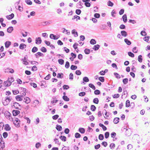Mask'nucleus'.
I'll use <instances>...</instances> for the list:
<instances>
[{"label": "nucleus", "mask_w": 150, "mask_h": 150, "mask_svg": "<svg viewBox=\"0 0 150 150\" xmlns=\"http://www.w3.org/2000/svg\"><path fill=\"white\" fill-rule=\"evenodd\" d=\"M104 138V136L103 134H100L98 136V139L100 140H103Z\"/></svg>", "instance_id": "4c0bfd02"}, {"label": "nucleus", "mask_w": 150, "mask_h": 150, "mask_svg": "<svg viewBox=\"0 0 150 150\" xmlns=\"http://www.w3.org/2000/svg\"><path fill=\"white\" fill-rule=\"evenodd\" d=\"M69 62L68 61L66 62L65 65V67L66 68H68L69 67Z\"/></svg>", "instance_id": "0e129e2a"}, {"label": "nucleus", "mask_w": 150, "mask_h": 150, "mask_svg": "<svg viewBox=\"0 0 150 150\" xmlns=\"http://www.w3.org/2000/svg\"><path fill=\"white\" fill-rule=\"evenodd\" d=\"M35 55L37 58H38L39 57H43L44 56L43 54L40 52H37Z\"/></svg>", "instance_id": "423d86ee"}, {"label": "nucleus", "mask_w": 150, "mask_h": 150, "mask_svg": "<svg viewBox=\"0 0 150 150\" xmlns=\"http://www.w3.org/2000/svg\"><path fill=\"white\" fill-rule=\"evenodd\" d=\"M93 102L94 103L98 104L99 103V100L98 98H95L93 99Z\"/></svg>", "instance_id": "473e14b6"}, {"label": "nucleus", "mask_w": 150, "mask_h": 150, "mask_svg": "<svg viewBox=\"0 0 150 150\" xmlns=\"http://www.w3.org/2000/svg\"><path fill=\"white\" fill-rule=\"evenodd\" d=\"M10 113L8 111H6L4 112V115L6 118L8 120H10V117H11Z\"/></svg>", "instance_id": "7ed1b4c3"}, {"label": "nucleus", "mask_w": 150, "mask_h": 150, "mask_svg": "<svg viewBox=\"0 0 150 150\" xmlns=\"http://www.w3.org/2000/svg\"><path fill=\"white\" fill-rule=\"evenodd\" d=\"M138 60L140 62H142V56L141 55H139L138 56Z\"/></svg>", "instance_id": "c9c22d12"}, {"label": "nucleus", "mask_w": 150, "mask_h": 150, "mask_svg": "<svg viewBox=\"0 0 150 150\" xmlns=\"http://www.w3.org/2000/svg\"><path fill=\"white\" fill-rule=\"evenodd\" d=\"M11 127L8 124H6L5 126L4 129L6 131H9L11 129Z\"/></svg>", "instance_id": "aec40b11"}, {"label": "nucleus", "mask_w": 150, "mask_h": 150, "mask_svg": "<svg viewBox=\"0 0 150 150\" xmlns=\"http://www.w3.org/2000/svg\"><path fill=\"white\" fill-rule=\"evenodd\" d=\"M38 50V48L35 47H34L32 50V52L33 53H35Z\"/></svg>", "instance_id": "f704fd0d"}, {"label": "nucleus", "mask_w": 150, "mask_h": 150, "mask_svg": "<svg viewBox=\"0 0 150 150\" xmlns=\"http://www.w3.org/2000/svg\"><path fill=\"white\" fill-rule=\"evenodd\" d=\"M131 132L130 129H126L125 132V134L126 136H130L131 134Z\"/></svg>", "instance_id": "6e6552de"}, {"label": "nucleus", "mask_w": 150, "mask_h": 150, "mask_svg": "<svg viewBox=\"0 0 150 150\" xmlns=\"http://www.w3.org/2000/svg\"><path fill=\"white\" fill-rule=\"evenodd\" d=\"M59 138L62 141L64 142H65L67 140V138L66 137L64 136H61Z\"/></svg>", "instance_id": "393cba45"}, {"label": "nucleus", "mask_w": 150, "mask_h": 150, "mask_svg": "<svg viewBox=\"0 0 150 150\" xmlns=\"http://www.w3.org/2000/svg\"><path fill=\"white\" fill-rule=\"evenodd\" d=\"M75 12L78 15H79L81 13V11L80 9H77L76 10Z\"/></svg>", "instance_id": "5fc2aeb1"}, {"label": "nucleus", "mask_w": 150, "mask_h": 150, "mask_svg": "<svg viewBox=\"0 0 150 150\" xmlns=\"http://www.w3.org/2000/svg\"><path fill=\"white\" fill-rule=\"evenodd\" d=\"M130 103L129 100H127L126 102V107H128L130 106Z\"/></svg>", "instance_id": "58836bf2"}, {"label": "nucleus", "mask_w": 150, "mask_h": 150, "mask_svg": "<svg viewBox=\"0 0 150 150\" xmlns=\"http://www.w3.org/2000/svg\"><path fill=\"white\" fill-rule=\"evenodd\" d=\"M12 120L13 122V123L14 125L17 127H19L20 126V120L18 118H12Z\"/></svg>", "instance_id": "f257e3e1"}, {"label": "nucleus", "mask_w": 150, "mask_h": 150, "mask_svg": "<svg viewBox=\"0 0 150 150\" xmlns=\"http://www.w3.org/2000/svg\"><path fill=\"white\" fill-rule=\"evenodd\" d=\"M50 23L48 21H45L42 22H41L40 23L39 25V26H44L45 25H46L47 24H50Z\"/></svg>", "instance_id": "2eb2a0df"}, {"label": "nucleus", "mask_w": 150, "mask_h": 150, "mask_svg": "<svg viewBox=\"0 0 150 150\" xmlns=\"http://www.w3.org/2000/svg\"><path fill=\"white\" fill-rule=\"evenodd\" d=\"M0 135H1V141L0 142L1 148H4L5 147V144H4V141H3L2 140L3 138L2 137L1 134Z\"/></svg>", "instance_id": "1a4fd4ad"}, {"label": "nucleus", "mask_w": 150, "mask_h": 150, "mask_svg": "<svg viewBox=\"0 0 150 150\" xmlns=\"http://www.w3.org/2000/svg\"><path fill=\"white\" fill-rule=\"evenodd\" d=\"M56 128L59 131H61L62 129L61 126L58 125H56Z\"/></svg>", "instance_id": "412c9836"}, {"label": "nucleus", "mask_w": 150, "mask_h": 150, "mask_svg": "<svg viewBox=\"0 0 150 150\" xmlns=\"http://www.w3.org/2000/svg\"><path fill=\"white\" fill-rule=\"evenodd\" d=\"M25 2L27 4L29 5H31L32 4V2L30 0H25Z\"/></svg>", "instance_id": "8fccbe9b"}, {"label": "nucleus", "mask_w": 150, "mask_h": 150, "mask_svg": "<svg viewBox=\"0 0 150 150\" xmlns=\"http://www.w3.org/2000/svg\"><path fill=\"white\" fill-rule=\"evenodd\" d=\"M10 102L7 99V96L5 97V100L2 101L3 105L5 106L7 105Z\"/></svg>", "instance_id": "20e7f679"}, {"label": "nucleus", "mask_w": 150, "mask_h": 150, "mask_svg": "<svg viewBox=\"0 0 150 150\" xmlns=\"http://www.w3.org/2000/svg\"><path fill=\"white\" fill-rule=\"evenodd\" d=\"M128 55L129 56L131 57H134V54L133 53H132L131 52H128Z\"/></svg>", "instance_id": "603ef678"}, {"label": "nucleus", "mask_w": 150, "mask_h": 150, "mask_svg": "<svg viewBox=\"0 0 150 150\" xmlns=\"http://www.w3.org/2000/svg\"><path fill=\"white\" fill-rule=\"evenodd\" d=\"M77 67L76 66L72 65L71 66L70 68L71 70H74L77 69Z\"/></svg>", "instance_id": "a19ab883"}, {"label": "nucleus", "mask_w": 150, "mask_h": 150, "mask_svg": "<svg viewBox=\"0 0 150 150\" xmlns=\"http://www.w3.org/2000/svg\"><path fill=\"white\" fill-rule=\"evenodd\" d=\"M20 112L18 110H13L12 111L13 115L16 116L20 113Z\"/></svg>", "instance_id": "0eeeda50"}, {"label": "nucleus", "mask_w": 150, "mask_h": 150, "mask_svg": "<svg viewBox=\"0 0 150 150\" xmlns=\"http://www.w3.org/2000/svg\"><path fill=\"white\" fill-rule=\"evenodd\" d=\"M86 93L84 92H81L79 93V95L81 96H84L86 95Z\"/></svg>", "instance_id": "e2e57ef3"}, {"label": "nucleus", "mask_w": 150, "mask_h": 150, "mask_svg": "<svg viewBox=\"0 0 150 150\" xmlns=\"http://www.w3.org/2000/svg\"><path fill=\"white\" fill-rule=\"evenodd\" d=\"M123 83L124 84H126L128 82V79L127 78H125L123 79L122 81Z\"/></svg>", "instance_id": "c03bdc74"}, {"label": "nucleus", "mask_w": 150, "mask_h": 150, "mask_svg": "<svg viewBox=\"0 0 150 150\" xmlns=\"http://www.w3.org/2000/svg\"><path fill=\"white\" fill-rule=\"evenodd\" d=\"M62 150H69V147L64 146L62 147Z\"/></svg>", "instance_id": "338daca9"}, {"label": "nucleus", "mask_w": 150, "mask_h": 150, "mask_svg": "<svg viewBox=\"0 0 150 150\" xmlns=\"http://www.w3.org/2000/svg\"><path fill=\"white\" fill-rule=\"evenodd\" d=\"M99 80L101 82H103L105 80L104 78L103 77H100L99 78Z\"/></svg>", "instance_id": "69168bd1"}, {"label": "nucleus", "mask_w": 150, "mask_h": 150, "mask_svg": "<svg viewBox=\"0 0 150 150\" xmlns=\"http://www.w3.org/2000/svg\"><path fill=\"white\" fill-rule=\"evenodd\" d=\"M96 107L95 106L93 105H91V110L93 111H94L96 110Z\"/></svg>", "instance_id": "e433bc0d"}, {"label": "nucleus", "mask_w": 150, "mask_h": 150, "mask_svg": "<svg viewBox=\"0 0 150 150\" xmlns=\"http://www.w3.org/2000/svg\"><path fill=\"white\" fill-rule=\"evenodd\" d=\"M84 52L86 54H88L90 53V51L88 49H86L84 50Z\"/></svg>", "instance_id": "49530a36"}, {"label": "nucleus", "mask_w": 150, "mask_h": 150, "mask_svg": "<svg viewBox=\"0 0 150 150\" xmlns=\"http://www.w3.org/2000/svg\"><path fill=\"white\" fill-rule=\"evenodd\" d=\"M62 98L64 100L66 101H68L69 100V98L66 96H63Z\"/></svg>", "instance_id": "c756f323"}, {"label": "nucleus", "mask_w": 150, "mask_h": 150, "mask_svg": "<svg viewBox=\"0 0 150 150\" xmlns=\"http://www.w3.org/2000/svg\"><path fill=\"white\" fill-rule=\"evenodd\" d=\"M108 70L105 69L104 71L102 70L99 72V74L101 75H104L105 74V73L107 72Z\"/></svg>", "instance_id": "a211bd4d"}, {"label": "nucleus", "mask_w": 150, "mask_h": 150, "mask_svg": "<svg viewBox=\"0 0 150 150\" xmlns=\"http://www.w3.org/2000/svg\"><path fill=\"white\" fill-rule=\"evenodd\" d=\"M141 34L142 36H145L146 35V33L145 31L142 30L141 32Z\"/></svg>", "instance_id": "774afa93"}, {"label": "nucleus", "mask_w": 150, "mask_h": 150, "mask_svg": "<svg viewBox=\"0 0 150 150\" xmlns=\"http://www.w3.org/2000/svg\"><path fill=\"white\" fill-rule=\"evenodd\" d=\"M30 101L31 100L28 97H26L24 98V102L27 104L29 103L30 102Z\"/></svg>", "instance_id": "39448f33"}, {"label": "nucleus", "mask_w": 150, "mask_h": 150, "mask_svg": "<svg viewBox=\"0 0 150 150\" xmlns=\"http://www.w3.org/2000/svg\"><path fill=\"white\" fill-rule=\"evenodd\" d=\"M83 81L86 82L89 81V79L88 77H84L83 78Z\"/></svg>", "instance_id": "3c124183"}, {"label": "nucleus", "mask_w": 150, "mask_h": 150, "mask_svg": "<svg viewBox=\"0 0 150 150\" xmlns=\"http://www.w3.org/2000/svg\"><path fill=\"white\" fill-rule=\"evenodd\" d=\"M121 34L122 35L123 37H126L127 35V32L125 30H122L121 31Z\"/></svg>", "instance_id": "4468645a"}, {"label": "nucleus", "mask_w": 150, "mask_h": 150, "mask_svg": "<svg viewBox=\"0 0 150 150\" xmlns=\"http://www.w3.org/2000/svg\"><path fill=\"white\" fill-rule=\"evenodd\" d=\"M15 98L16 100L18 101H21L23 99V98L20 95H18L16 96Z\"/></svg>", "instance_id": "ddd939ff"}, {"label": "nucleus", "mask_w": 150, "mask_h": 150, "mask_svg": "<svg viewBox=\"0 0 150 150\" xmlns=\"http://www.w3.org/2000/svg\"><path fill=\"white\" fill-rule=\"evenodd\" d=\"M109 136V133L108 132H106L105 134V137L106 139L108 138Z\"/></svg>", "instance_id": "13d9d810"}, {"label": "nucleus", "mask_w": 150, "mask_h": 150, "mask_svg": "<svg viewBox=\"0 0 150 150\" xmlns=\"http://www.w3.org/2000/svg\"><path fill=\"white\" fill-rule=\"evenodd\" d=\"M76 74L78 75H80L81 74V72L79 70H77L75 72Z\"/></svg>", "instance_id": "680f3d73"}, {"label": "nucleus", "mask_w": 150, "mask_h": 150, "mask_svg": "<svg viewBox=\"0 0 150 150\" xmlns=\"http://www.w3.org/2000/svg\"><path fill=\"white\" fill-rule=\"evenodd\" d=\"M59 117V115H55L52 117V118L53 120H56Z\"/></svg>", "instance_id": "052dcab7"}, {"label": "nucleus", "mask_w": 150, "mask_h": 150, "mask_svg": "<svg viewBox=\"0 0 150 150\" xmlns=\"http://www.w3.org/2000/svg\"><path fill=\"white\" fill-rule=\"evenodd\" d=\"M53 100L51 101V103L52 104L55 103H56L57 101H58V100H57V98H56V97L53 98Z\"/></svg>", "instance_id": "c85d7f7f"}, {"label": "nucleus", "mask_w": 150, "mask_h": 150, "mask_svg": "<svg viewBox=\"0 0 150 150\" xmlns=\"http://www.w3.org/2000/svg\"><path fill=\"white\" fill-rule=\"evenodd\" d=\"M75 137L76 138H79L81 137V135L79 133L76 132L75 134Z\"/></svg>", "instance_id": "a18cd8bd"}, {"label": "nucleus", "mask_w": 150, "mask_h": 150, "mask_svg": "<svg viewBox=\"0 0 150 150\" xmlns=\"http://www.w3.org/2000/svg\"><path fill=\"white\" fill-rule=\"evenodd\" d=\"M14 16V14L13 13H12L10 15L6 16V18L8 20H11L13 18Z\"/></svg>", "instance_id": "9b49d317"}, {"label": "nucleus", "mask_w": 150, "mask_h": 150, "mask_svg": "<svg viewBox=\"0 0 150 150\" xmlns=\"http://www.w3.org/2000/svg\"><path fill=\"white\" fill-rule=\"evenodd\" d=\"M8 134L7 132H5L3 133V136L4 138H6L8 136Z\"/></svg>", "instance_id": "4d7b16f0"}, {"label": "nucleus", "mask_w": 150, "mask_h": 150, "mask_svg": "<svg viewBox=\"0 0 150 150\" xmlns=\"http://www.w3.org/2000/svg\"><path fill=\"white\" fill-rule=\"evenodd\" d=\"M50 38L51 39L56 40L58 39L59 37H57V36L53 34H51L50 36Z\"/></svg>", "instance_id": "f8f14e48"}, {"label": "nucleus", "mask_w": 150, "mask_h": 150, "mask_svg": "<svg viewBox=\"0 0 150 150\" xmlns=\"http://www.w3.org/2000/svg\"><path fill=\"white\" fill-rule=\"evenodd\" d=\"M94 17L96 18H99L100 17V15L98 13H95L94 15Z\"/></svg>", "instance_id": "864d4df0"}, {"label": "nucleus", "mask_w": 150, "mask_h": 150, "mask_svg": "<svg viewBox=\"0 0 150 150\" xmlns=\"http://www.w3.org/2000/svg\"><path fill=\"white\" fill-rule=\"evenodd\" d=\"M42 40L40 37L36 38L35 39V43L37 44H40L41 43Z\"/></svg>", "instance_id": "9d476101"}, {"label": "nucleus", "mask_w": 150, "mask_h": 150, "mask_svg": "<svg viewBox=\"0 0 150 150\" xmlns=\"http://www.w3.org/2000/svg\"><path fill=\"white\" fill-rule=\"evenodd\" d=\"M72 33L73 34H74V36L75 37H77L78 36V33L76 31V30L75 29H73L71 31Z\"/></svg>", "instance_id": "a878e982"}, {"label": "nucleus", "mask_w": 150, "mask_h": 150, "mask_svg": "<svg viewBox=\"0 0 150 150\" xmlns=\"http://www.w3.org/2000/svg\"><path fill=\"white\" fill-rule=\"evenodd\" d=\"M115 145L114 143H112L110 145V148L113 149L115 148Z\"/></svg>", "instance_id": "79ce46f5"}, {"label": "nucleus", "mask_w": 150, "mask_h": 150, "mask_svg": "<svg viewBox=\"0 0 150 150\" xmlns=\"http://www.w3.org/2000/svg\"><path fill=\"white\" fill-rule=\"evenodd\" d=\"M11 104L13 105V106L15 108L18 110H21V107L19 103L13 101L11 103Z\"/></svg>", "instance_id": "f03ea898"}, {"label": "nucleus", "mask_w": 150, "mask_h": 150, "mask_svg": "<svg viewBox=\"0 0 150 150\" xmlns=\"http://www.w3.org/2000/svg\"><path fill=\"white\" fill-rule=\"evenodd\" d=\"M94 93L95 95H98L100 94V90L97 89L94 91Z\"/></svg>", "instance_id": "37998d69"}, {"label": "nucleus", "mask_w": 150, "mask_h": 150, "mask_svg": "<svg viewBox=\"0 0 150 150\" xmlns=\"http://www.w3.org/2000/svg\"><path fill=\"white\" fill-rule=\"evenodd\" d=\"M114 75L115 76V77L117 79H119L120 78V75L117 73H114Z\"/></svg>", "instance_id": "72a5a7b5"}, {"label": "nucleus", "mask_w": 150, "mask_h": 150, "mask_svg": "<svg viewBox=\"0 0 150 150\" xmlns=\"http://www.w3.org/2000/svg\"><path fill=\"white\" fill-rule=\"evenodd\" d=\"M11 44V42L9 41H6L5 43V46L6 48H8Z\"/></svg>", "instance_id": "dca6fc26"}, {"label": "nucleus", "mask_w": 150, "mask_h": 150, "mask_svg": "<svg viewBox=\"0 0 150 150\" xmlns=\"http://www.w3.org/2000/svg\"><path fill=\"white\" fill-rule=\"evenodd\" d=\"M64 76V74L62 73H59L57 74V77L58 78L62 79Z\"/></svg>", "instance_id": "b1692460"}, {"label": "nucleus", "mask_w": 150, "mask_h": 150, "mask_svg": "<svg viewBox=\"0 0 150 150\" xmlns=\"http://www.w3.org/2000/svg\"><path fill=\"white\" fill-rule=\"evenodd\" d=\"M13 30V27L12 26H10V27H8L7 29V31L8 33H11L12 32V31Z\"/></svg>", "instance_id": "f3484780"}, {"label": "nucleus", "mask_w": 150, "mask_h": 150, "mask_svg": "<svg viewBox=\"0 0 150 150\" xmlns=\"http://www.w3.org/2000/svg\"><path fill=\"white\" fill-rule=\"evenodd\" d=\"M69 79L71 80L73 79V74L72 73H71L69 75Z\"/></svg>", "instance_id": "bf43d9fd"}, {"label": "nucleus", "mask_w": 150, "mask_h": 150, "mask_svg": "<svg viewBox=\"0 0 150 150\" xmlns=\"http://www.w3.org/2000/svg\"><path fill=\"white\" fill-rule=\"evenodd\" d=\"M108 5L109 6L112 7L113 5V3L111 1H109L108 2Z\"/></svg>", "instance_id": "de8ad7c7"}, {"label": "nucleus", "mask_w": 150, "mask_h": 150, "mask_svg": "<svg viewBox=\"0 0 150 150\" xmlns=\"http://www.w3.org/2000/svg\"><path fill=\"white\" fill-rule=\"evenodd\" d=\"M120 120V118L119 117H115V118L113 120V122L115 124H117L119 122V120Z\"/></svg>", "instance_id": "cd10ccee"}, {"label": "nucleus", "mask_w": 150, "mask_h": 150, "mask_svg": "<svg viewBox=\"0 0 150 150\" xmlns=\"http://www.w3.org/2000/svg\"><path fill=\"white\" fill-rule=\"evenodd\" d=\"M100 45H96L94 46L93 49L95 51L98 50L100 48Z\"/></svg>", "instance_id": "6ab92c4d"}, {"label": "nucleus", "mask_w": 150, "mask_h": 150, "mask_svg": "<svg viewBox=\"0 0 150 150\" xmlns=\"http://www.w3.org/2000/svg\"><path fill=\"white\" fill-rule=\"evenodd\" d=\"M124 41L126 44L128 45H130L131 44V42L129 40L125 38L124 39Z\"/></svg>", "instance_id": "5701e85b"}, {"label": "nucleus", "mask_w": 150, "mask_h": 150, "mask_svg": "<svg viewBox=\"0 0 150 150\" xmlns=\"http://www.w3.org/2000/svg\"><path fill=\"white\" fill-rule=\"evenodd\" d=\"M79 132L81 134H84L85 132V129L83 128H80L79 129Z\"/></svg>", "instance_id": "bb28decb"}, {"label": "nucleus", "mask_w": 150, "mask_h": 150, "mask_svg": "<svg viewBox=\"0 0 150 150\" xmlns=\"http://www.w3.org/2000/svg\"><path fill=\"white\" fill-rule=\"evenodd\" d=\"M90 43L92 45H94L96 43V41L95 40L92 39L90 41Z\"/></svg>", "instance_id": "ea45409f"}, {"label": "nucleus", "mask_w": 150, "mask_h": 150, "mask_svg": "<svg viewBox=\"0 0 150 150\" xmlns=\"http://www.w3.org/2000/svg\"><path fill=\"white\" fill-rule=\"evenodd\" d=\"M88 86L90 87L93 90H95L96 89V87L93 84L91 83H89L88 84Z\"/></svg>", "instance_id": "2f4dec72"}, {"label": "nucleus", "mask_w": 150, "mask_h": 150, "mask_svg": "<svg viewBox=\"0 0 150 150\" xmlns=\"http://www.w3.org/2000/svg\"><path fill=\"white\" fill-rule=\"evenodd\" d=\"M124 23H126L127 21V16L126 14L124 15L122 17Z\"/></svg>", "instance_id": "4be33fe9"}, {"label": "nucleus", "mask_w": 150, "mask_h": 150, "mask_svg": "<svg viewBox=\"0 0 150 150\" xmlns=\"http://www.w3.org/2000/svg\"><path fill=\"white\" fill-rule=\"evenodd\" d=\"M58 62L59 64L62 65L64 64V61L63 59H59L58 60Z\"/></svg>", "instance_id": "7c9ffc66"}, {"label": "nucleus", "mask_w": 150, "mask_h": 150, "mask_svg": "<svg viewBox=\"0 0 150 150\" xmlns=\"http://www.w3.org/2000/svg\"><path fill=\"white\" fill-rule=\"evenodd\" d=\"M30 84L31 86H33L34 88H36L37 87V84L34 83H30Z\"/></svg>", "instance_id": "6e6d98bb"}, {"label": "nucleus", "mask_w": 150, "mask_h": 150, "mask_svg": "<svg viewBox=\"0 0 150 150\" xmlns=\"http://www.w3.org/2000/svg\"><path fill=\"white\" fill-rule=\"evenodd\" d=\"M40 50L43 52H47V49L44 47H42L40 49Z\"/></svg>", "instance_id": "09e8293b"}]
</instances>
